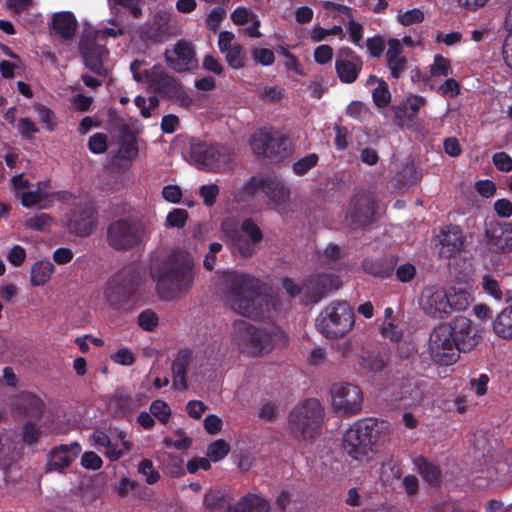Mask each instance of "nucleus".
<instances>
[{
	"instance_id": "nucleus-47",
	"label": "nucleus",
	"mask_w": 512,
	"mask_h": 512,
	"mask_svg": "<svg viewBox=\"0 0 512 512\" xmlns=\"http://www.w3.org/2000/svg\"><path fill=\"white\" fill-rule=\"evenodd\" d=\"M483 290L496 300L503 298V292L499 286L498 281L491 275H484L482 277Z\"/></svg>"
},
{
	"instance_id": "nucleus-48",
	"label": "nucleus",
	"mask_w": 512,
	"mask_h": 512,
	"mask_svg": "<svg viewBox=\"0 0 512 512\" xmlns=\"http://www.w3.org/2000/svg\"><path fill=\"white\" fill-rule=\"evenodd\" d=\"M20 437L22 442L32 445L39 441L41 432L35 424L29 422L23 425Z\"/></svg>"
},
{
	"instance_id": "nucleus-54",
	"label": "nucleus",
	"mask_w": 512,
	"mask_h": 512,
	"mask_svg": "<svg viewBox=\"0 0 512 512\" xmlns=\"http://www.w3.org/2000/svg\"><path fill=\"white\" fill-rule=\"evenodd\" d=\"M138 325L146 330L153 331L158 325V317L151 310H145L138 315Z\"/></svg>"
},
{
	"instance_id": "nucleus-38",
	"label": "nucleus",
	"mask_w": 512,
	"mask_h": 512,
	"mask_svg": "<svg viewBox=\"0 0 512 512\" xmlns=\"http://www.w3.org/2000/svg\"><path fill=\"white\" fill-rule=\"evenodd\" d=\"M230 451V445L223 439H218L209 444L207 448V457L212 462H218L224 459Z\"/></svg>"
},
{
	"instance_id": "nucleus-26",
	"label": "nucleus",
	"mask_w": 512,
	"mask_h": 512,
	"mask_svg": "<svg viewBox=\"0 0 512 512\" xmlns=\"http://www.w3.org/2000/svg\"><path fill=\"white\" fill-rule=\"evenodd\" d=\"M268 510V502L257 494H247L227 508V512H268Z\"/></svg>"
},
{
	"instance_id": "nucleus-61",
	"label": "nucleus",
	"mask_w": 512,
	"mask_h": 512,
	"mask_svg": "<svg viewBox=\"0 0 512 512\" xmlns=\"http://www.w3.org/2000/svg\"><path fill=\"white\" fill-rule=\"evenodd\" d=\"M313 57H314V61L317 64H320V65L327 64L333 58V49L329 45H326V44L319 45L314 50Z\"/></svg>"
},
{
	"instance_id": "nucleus-2",
	"label": "nucleus",
	"mask_w": 512,
	"mask_h": 512,
	"mask_svg": "<svg viewBox=\"0 0 512 512\" xmlns=\"http://www.w3.org/2000/svg\"><path fill=\"white\" fill-rule=\"evenodd\" d=\"M474 301L473 293L462 287L425 286L418 299L420 310L430 319L444 320L453 312L465 311Z\"/></svg>"
},
{
	"instance_id": "nucleus-34",
	"label": "nucleus",
	"mask_w": 512,
	"mask_h": 512,
	"mask_svg": "<svg viewBox=\"0 0 512 512\" xmlns=\"http://www.w3.org/2000/svg\"><path fill=\"white\" fill-rule=\"evenodd\" d=\"M173 380L172 387L176 390H186V361L184 358H177L172 364Z\"/></svg>"
},
{
	"instance_id": "nucleus-37",
	"label": "nucleus",
	"mask_w": 512,
	"mask_h": 512,
	"mask_svg": "<svg viewBox=\"0 0 512 512\" xmlns=\"http://www.w3.org/2000/svg\"><path fill=\"white\" fill-rule=\"evenodd\" d=\"M429 72L432 77H448L452 74L450 60L443 57L442 55H435Z\"/></svg>"
},
{
	"instance_id": "nucleus-59",
	"label": "nucleus",
	"mask_w": 512,
	"mask_h": 512,
	"mask_svg": "<svg viewBox=\"0 0 512 512\" xmlns=\"http://www.w3.org/2000/svg\"><path fill=\"white\" fill-rule=\"evenodd\" d=\"M81 465L85 469L99 470L103 465V461L97 453L93 451H87L83 453L81 457Z\"/></svg>"
},
{
	"instance_id": "nucleus-6",
	"label": "nucleus",
	"mask_w": 512,
	"mask_h": 512,
	"mask_svg": "<svg viewBox=\"0 0 512 512\" xmlns=\"http://www.w3.org/2000/svg\"><path fill=\"white\" fill-rule=\"evenodd\" d=\"M150 237V228L132 216L112 221L106 232L108 245L119 251H127L145 243Z\"/></svg>"
},
{
	"instance_id": "nucleus-18",
	"label": "nucleus",
	"mask_w": 512,
	"mask_h": 512,
	"mask_svg": "<svg viewBox=\"0 0 512 512\" xmlns=\"http://www.w3.org/2000/svg\"><path fill=\"white\" fill-rule=\"evenodd\" d=\"M363 67V61L350 48H342L338 51L335 60V70L339 80L345 84L354 83Z\"/></svg>"
},
{
	"instance_id": "nucleus-27",
	"label": "nucleus",
	"mask_w": 512,
	"mask_h": 512,
	"mask_svg": "<svg viewBox=\"0 0 512 512\" xmlns=\"http://www.w3.org/2000/svg\"><path fill=\"white\" fill-rule=\"evenodd\" d=\"M13 404L26 415L39 419L44 410L43 401L36 395L23 392L15 397Z\"/></svg>"
},
{
	"instance_id": "nucleus-56",
	"label": "nucleus",
	"mask_w": 512,
	"mask_h": 512,
	"mask_svg": "<svg viewBox=\"0 0 512 512\" xmlns=\"http://www.w3.org/2000/svg\"><path fill=\"white\" fill-rule=\"evenodd\" d=\"M235 35L230 31H222L218 36V48L220 52L224 55L228 51L232 50L234 46L240 45L235 41Z\"/></svg>"
},
{
	"instance_id": "nucleus-20",
	"label": "nucleus",
	"mask_w": 512,
	"mask_h": 512,
	"mask_svg": "<svg viewBox=\"0 0 512 512\" xmlns=\"http://www.w3.org/2000/svg\"><path fill=\"white\" fill-rule=\"evenodd\" d=\"M487 244L495 252L512 251V223H495L487 231Z\"/></svg>"
},
{
	"instance_id": "nucleus-52",
	"label": "nucleus",
	"mask_w": 512,
	"mask_h": 512,
	"mask_svg": "<svg viewBox=\"0 0 512 512\" xmlns=\"http://www.w3.org/2000/svg\"><path fill=\"white\" fill-rule=\"evenodd\" d=\"M225 17V9L221 7H215L207 15L205 19V25L209 30L216 31L219 28L220 23L225 19Z\"/></svg>"
},
{
	"instance_id": "nucleus-33",
	"label": "nucleus",
	"mask_w": 512,
	"mask_h": 512,
	"mask_svg": "<svg viewBox=\"0 0 512 512\" xmlns=\"http://www.w3.org/2000/svg\"><path fill=\"white\" fill-rule=\"evenodd\" d=\"M416 471L429 484H436L440 479V470L433 463L423 457H417L414 460Z\"/></svg>"
},
{
	"instance_id": "nucleus-43",
	"label": "nucleus",
	"mask_w": 512,
	"mask_h": 512,
	"mask_svg": "<svg viewBox=\"0 0 512 512\" xmlns=\"http://www.w3.org/2000/svg\"><path fill=\"white\" fill-rule=\"evenodd\" d=\"M227 64L233 69H241L245 66L246 57L242 51V46H234L232 50L224 54Z\"/></svg>"
},
{
	"instance_id": "nucleus-57",
	"label": "nucleus",
	"mask_w": 512,
	"mask_h": 512,
	"mask_svg": "<svg viewBox=\"0 0 512 512\" xmlns=\"http://www.w3.org/2000/svg\"><path fill=\"white\" fill-rule=\"evenodd\" d=\"M89 149L92 153L101 154L107 150V137L103 133H96L89 138Z\"/></svg>"
},
{
	"instance_id": "nucleus-46",
	"label": "nucleus",
	"mask_w": 512,
	"mask_h": 512,
	"mask_svg": "<svg viewBox=\"0 0 512 512\" xmlns=\"http://www.w3.org/2000/svg\"><path fill=\"white\" fill-rule=\"evenodd\" d=\"M251 57L256 64L262 66H270L275 60L274 52L268 48H254L251 51Z\"/></svg>"
},
{
	"instance_id": "nucleus-23",
	"label": "nucleus",
	"mask_w": 512,
	"mask_h": 512,
	"mask_svg": "<svg viewBox=\"0 0 512 512\" xmlns=\"http://www.w3.org/2000/svg\"><path fill=\"white\" fill-rule=\"evenodd\" d=\"M340 285L341 282L334 275L322 274L309 278L305 288L313 294L315 301H318L325 293L338 289Z\"/></svg>"
},
{
	"instance_id": "nucleus-12",
	"label": "nucleus",
	"mask_w": 512,
	"mask_h": 512,
	"mask_svg": "<svg viewBox=\"0 0 512 512\" xmlns=\"http://www.w3.org/2000/svg\"><path fill=\"white\" fill-rule=\"evenodd\" d=\"M248 185L255 189L259 188L268 198L269 207L278 212L286 210L290 203V188L277 176H267L258 180L253 178Z\"/></svg>"
},
{
	"instance_id": "nucleus-51",
	"label": "nucleus",
	"mask_w": 512,
	"mask_h": 512,
	"mask_svg": "<svg viewBox=\"0 0 512 512\" xmlns=\"http://www.w3.org/2000/svg\"><path fill=\"white\" fill-rule=\"evenodd\" d=\"M235 25H245L257 17V15L246 7H237L230 15Z\"/></svg>"
},
{
	"instance_id": "nucleus-16",
	"label": "nucleus",
	"mask_w": 512,
	"mask_h": 512,
	"mask_svg": "<svg viewBox=\"0 0 512 512\" xmlns=\"http://www.w3.org/2000/svg\"><path fill=\"white\" fill-rule=\"evenodd\" d=\"M165 61L168 67L176 72H186L197 67L195 51L190 43L179 40L166 49Z\"/></svg>"
},
{
	"instance_id": "nucleus-62",
	"label": "nucleus",
	"mask_w": 512,
	"mask_h": 512,
	"mask_svg": "<svg viewBox=\"0 0 512 512\" xmlns=\"http://www.w3.org/2000/svg\"><path fill=\"white\" fill-rule=\"evenodd\" d=\"M495 167L502 172L512 171V158L505 152H498L492 156Z\"/></svg>"
},
{
	"instance_id": "nucleus-53",
	"label": "nucleus",
	"mask_w": 512,
	"mask_h": 512,
	"mask_svg": "<svg viewBox=\"0 0 512 512\" xmlns=\"http://www.w3.org/2000/svg\"><path fill=\"white\" fill-rule=\"evenodd\" d=\"M199 194L203 199L205 205L212 206L215 204L216 199L219 195V186L214 183L202 185L199 188Z\"/></svg>"
},
{
	"instance_id": "nucleus-49",
	"label": "nucleus",
	"mask_w": 512,
	"mask_h": 512,
	"mask_svg": "<svg viewBox=\"0 0 512 512\" xmlns=\"http://www.w3.org/2000/svg\"><path fill=\"white\" fill-rule=\"evenodd\" d=\"M110 359L115 364L122 366H131L136 361L134 353L126 347L120 348L115 353L111 354Z\"/></svg>"
},
{
	"instance_id": "nucleus-13",
	"label": "nucleus",
	"mask_w": 512,
	"mask_h": 512,
	"mask_svg": "<svg viewBox=\"0 0 512 512\" xmlns=\"http://www.w3.org/2000/svg\"><path fill=\"white\" fill-rule=\"evenodd\" d=\"M234 331L238 346L251 355H261L272 348L269 336L245 321L236 322Z\"/></svg>"
},
{
	"instance_id": "nucleus-15",
	"label": "nucleus",
	"mask_w": 512,
	"mask_h": 512,
	"mask_svg": "<svg viewBox=\"0 0 512 512\" xmlns=\"http://www.w3.org/2000/svg\"><path fill=\"white\" fill-rule=\"evenodd\" d=\"M90 440L95 447L105 448L104 455L110 461L119 460L125 452L132 449L130 441L122 431L117 432L115 437L111 439L104 431L95 430L90 435Z\"/></svg>"
},
{
	"instance_id": "nucleus-31",
	"label": "nucleus",
	"mask_w": 512,
	"mask_h": 512,
	"mask_svg": "<svg viewBox=\"0 0 512 512\" xmlns=\"http://www.w3.org/2000/svg\"><path fill=\"white\" fill-rule=\"evenodd\" d=\"M80 49L85 65L98 74L102 73V61L106 56L105 49L102 47H91L87 43H82Z\"/></svg>"
},
{
	"instance_id": "nucleus-29",
	"label": "nucleus",
	"mask_w": 512,
	"mask_h": 512,
	"mask_svg": "<svg viewBox=\"0 0 512 512\" xmlns=\"http://www.w3.org/2000/svg\"><path fill=\"white\" fill-rule=\"evenodd\" d=\"M97 222V213L94 208L87 207L83 210L81 215H75L74 219L70 222V228L75 233L86 236L89 235L94 229Z\"/></svg>"
},
{
	"instance_id": "nucleus-19",
	"label": "nucleus",
	"mask_w": 512,
	"mask_h": 512,
	"mask_svg": "<svg viewBox=\"0 0 512 512\" xmlns=\"http://www.w3.org/2000/svg\"><path fill=\"white\" fill-rule=\"evenodd\" d=\"M81 450V446L78 442H73L68 445H60L59 447L52 449L47 458V471H63L72 464L80 454Z\"/></svg>"
},
{
	"instance_id": "nucleus-63",
	"label": "nucleus",
	"mask_w": 512,
	"mask_h": 512,
	"mask_svg": "<svg viewBox=\"0 0 512 512\" xmlns=\"http://www.w3.org/2000/svg\"><path fill=\"white\" fill-rule=\"evenodd\" d=\"M346 113L354 119L363 120L368 114V108L362 102L353 101L348 105Z\"/></svg>"
},
{
	"instance_id": "nucleus-30",
	"label": "nucleus",
	"mask_w": 512,
	"mask_h": 512,
	"mask_svg": "<svg viewBox=\"0 0 512 512\" xmlns=\"http://www.w3.org/2000/svg\"><path fill=\"white\" fill-rule=\"evenodd\" d=\"M55 267L49 260H39L30 269V283L33 287L47 284L54 274Z\"/></svg>"
},
{
	"instance_id": "nucleus-24",
	"label": "nucleus",
	"mask_w": 512,
	"mask_h": 512,
	"mask_svg": "<svg viewBox=\"0 0 512 512\" xmlns=\"http://www.w3.org/2000/svg\"><path fill=\"white\" fill-rule=\"evenodd\" d=\"M49 182H40L37 189L30 191H21V203L24 207L38 206L41 209H46L51 206Z\"/></svg>"
},
{
	"instance_id": "nucleus-60",
	"label": "nucleus",
	"mask_w": 512,
	"mask_h": 512,
	"mask_svg": "<svg viewBox=\"0 0 512 512\" xmlns=\"http://www.w3.org/2000/svg\"><path fill=\"white\" fill-rule=\"evenodd\" d=\"M366 46L372 57L379 58L385 49V41L381 36H373L367 39Z\"/></svg>"
},
{
	"instance_id": "nucleus-21",
	"label": "nucleus",
	"mask_w": 512,
	"mask_h": 512,
	"mask_svg": "<svg viewBox=\"0 0 512 512\" xmlns=\"http://www.w3.org/2000/svg\"><path fill=\"white\" fill-rule=\"evenodd\" d=\"M386 65L393 78L399 79L407 69V59L403 56L402 43L399 39L390 38L387 41Z\"/></svg>"
},
{
	"instance_id": "nucleus-5",
	"label": "nucleus",
	"mask_w": 512,
	"mask_h": 512,
	"mask_svg": "<svg viewBox=\"0 0 512 512\" xmlns=\"http://www.w3.org/2000/svg\"><path fill=\"white\" fill-rule=\"evenodd\" d=\"M324 419V409L316 399H307L296 405L288 417V429L298 441L310 442L319 433Z\"/></svg>"
},
{
	"instance_id": "nucleus-28",
	"label": "nucleus",
	"mask_w": 512,
	"mask_h": 512,
	"mask_svg": "<svg viewBox=\"0 0 512 512\" xmlns=\"http://www.w3.org/2000/svg\"><path fill=\"white\" fill-rule=\"evenodd\" d=\"M77 22L69 12L55 13L52 18V30L61 39H70L76 31Z\"/></svg>"
},
{
	"instance_id": "nucleus-41",
	"label": "nucleus",
	"mask_w": 512,
	"mask_h": 512,
	"mask_svg": "<svg viewBox=\"0 0 512 512\" xmlns=\"http://www.w3.org/2000/svg\"><path fill=\"white\" fill-rule=\"evenodd\" d=\"M53 220L46 213H40L34 216H31L25 220L24 226L27 229L36 230V231H45L50 228Z\"/></svg>"
},
{
	"instance_id": "nucleus-42",
	"label": "nucleus",
	"mask_w": 512,
	"mask_h": 512,
	"mask_svg": "<svg viewBox=\"0 0 512 512\" xmlns=\"http://www.w3.org/2000/svg\"><path fill=\"white\" fill-rule=\"evenodd\" d=\"M319 157L315 153L308 154L293 164V171L297 175H304L318 163Z\"/></svg>"
},
{
	"instance_id": "nucleus-55",
	"label": "nucleus",
	"mask_w": 512,
	"mask_h": 512,
	"mask_svg": "<svg viewBox=\"0 0 512 512\" xmlns=\"http://www.w3.org/2000/svg\"><path fill=\"white\" fill-rule=\"evenodd\" d=\"M35 110L44 127L47 130L52 131L55 127L53 112L48 107L40 104L35 106Z\"/></svg>"
},
{
	"instance_id": "nucleus-17",
	"label": "nucleus",
	"mask_w": 512,
	"mask_h": 512,
	"mask_svg": "<svg viewBox=\"0 0 512 512\" xmlns=\"http://www.w3.org/2000/svg\"><path fill=\"white\" fill-rule=\"evenodd\" d=\"M465 240L462 229L456 225L446 226L435 236L438 253L445 258L459 255L464 248Z\"/></svg>"
},
{
	"instance_id": "nucleus-35",
	"label": "nucleus",
	"mask_w": 512,
	"mask_h": 512,
	"mask_svg": "<svg viewBox=\"0 0 512 512\" xmlns=\"http://www.w3.org/2000/svg\"><path fill=\"white\" fill-rule=\"evenodd\" d=\"M149 85L155 91H164L169 87L173 79L168 76L161 68L154 67L153 70L148 74Z\"/></svg>"
},
{
	"instance_id": "nucleus-10",
	"label": "nucleus",
	"mask_w": 512,
	"mask_h": 512,
	"mask_svg": "<svg viewBox=\"0 0 512 512\" xmlns=\"http://www.w3.org/2000/svg\"><path fill=\"white\" fill-rule=\"evenodd\" d=\"M222 229L243 257L252 256L263 239L261 229L251 219H244L236 227L232 219H226L222 223Z\"/></svg>"
},
{
	"instance_id": "nucleus-14",
	"label": "nucleus",
	"mask_w": 512,
	"mask_h": 512,
	"mask_svg": "<svg viewBox=\"0 0 512 512\" xmlns=\"http://www.w3.org/2000/svg\"><path fill=\"white\" fill-rule=\"evenodd\" d=\"M447 323L451 327L452 336L460 353L473 351L481 342V330L473 324L471 319L457 316Z\"/></svg>"
},
{
	"instance_id": "nucleus-11",
	"label": "nucleus",
	"mask_w": 512,
	"mask_h": 512,
	"mask_svg": "<svg viewBox=\"0 0 512 512\" xmlns=\"http://www.w3.org/2000/svg\"><path fill=\"white\" fill-rule=\"evenodd\" d=\"M363 403L364 393L358 385L339 382L330 388V406L333 412L341 417H351L361 413Z\"/></svg>"
},
{
	"instance_id": "nucleus-64",
	"label": "nucleus",
	"mask_w": 512,
	"mask_h": 512,
	"mask_svg": "<svg viewBox=\"0 0 512 512\" xmlns=\"http://www.w3.org/2000/svg\"><path fill=\"white\" fill-rule=\"evenodd\" d=\"M26 258V251L20 245H14L7 253V260L13 266H20Z\"/></svg>"
},
{
	"instance_id": "nucleus-58",
	"label": "nucleus",
	"mask_w": 512,
	"mask_h": 512,
	"mask_svg": "<svg viewBox=\"0 0 512 512\" xmlns=\"http://www.w3.org/2000/svg\"><path fill=\"white\" fill-rule=\"evenodd\" d=\"M188 219V213L184 209H174L171 211L167 217L166 222L170 227L181 228L186 224Z\"/></svg>"
},
{
	"instance_id": "nucleus-22",
	"label": "nucleus",
	"mask_w": 512,
	"mask_h": 512,
	"mask_svg": "<svg viewBox=\"0 0 512 512\" xmlns=\"http://www.w3.org/2000/svg\"><path fill=\"white\" fill-rule=\"evenodd\" d=\"M279 140L274 138L270 131L260 129L254 132L250 139V146L254 154L262 157L275 155Z\"/></svg>"
},
{
	"instance_id": "nucleus-44",
	"label": "nucleus",
	"mask_w": 512,
	"mask_h": 512,
	"mask_svg": "<svg viewBox=\"0 0 512 512\" xmlns=\"http://www.w3.org/2000/svg\"><path fill=\"white\" fill-rule=\"evenodd\" d=\"M397 19L403 26H410L423 22L425 15L421 9L413 8L398 14Z\"/></svg>"
},
{
	"instance_id": "nucleus-1",
	"label": "nucleus",
	"mask_w": 512,
	"mask_h": 512,
	"mask_svg": "<svg viewBox=\"0 0 512 512\" xmlns=\"http://www.w3.org/2000/svg\"><path fill=\"white\" fill-rule=\"evenodd\" d=\"M193 258L189 253L178 252L151 268L161 298L170 300L189 290L194 282Z\"/></svg>"
},
{
	"instance_id": "nucleus-25",
	"label": "nucleus",
	"mask_w": 512,
	"mask_h": 512,
	"mask_svg": "<svg viewBox=\"0 0 512 512\" xmlns=\"http://www.w3.org/2000/svg\"><path fill=\"white\" fill-rule=\"evenodd\" d=\"M494 335L502 340H512V303L502 308L492 321Z\"/></svg>"
},
{
	"instance_id": "nucleus-36",
	"label": "nucleus",
	"mask_w": 512,
	"mask_h": 512,
	"mask_svg": "<svg viewBox=\"0 0 512 512\" xmlns=\"http://www.w3.org/2000/svg\"><path fill=\"white\" fill-rule=\"evenodd\" d=\"M137 472L148 485L156 484L160 480V473L154 468L150 459H142L137 465Z\"/></svg>"
},
{
	"instance_id": "nucleus-3",
	"label": "nucleus",
	"mask_w": 512,
	"mask_h": 512,
	"mask_svg": "<svg viewBox=\"0 0 512 512\" xmlns=\"http://www.w3.org/2000/svg\"><path fill=\"white\" fill-rule=\"evenodd\" d=\"M227 287L226 303L235 312L244 316H259L260 282L251 275L231 272L225 276Z\"/></svg>"
},
{
	"instance_id": "nucleus-50",
	"label": "nucleus",
	"mask_w": 512,
	"mask_h": 512,
	"mask_svg": "<svg viewBox=\"0 0 512 512\" xmlns=\"http://www.w3.org/2000/svg\"><path fill=\"white\" fill-rule=\"evenodd\" d=\"M176 439H173L171 437H165L163 439V443L167 447H174L179 450L187 449L192 444L191 438H189L182 430L176 431Z\"/></svg>"
},
{
	"instance_id": "nucleus-7",
	"label": "nucleus",
	"mask_w": 512,
	"mask_h": 512,
	"mask_svg": "<svg viewBox=\"0 0 512 512\" xmlns=\"http://www.w3.org/2000/svg\"><path fill=\"white\" fill-rule=\"evenodd\" d=\"M189 160L198 169H207L214 172H225L232 168L235 153L229 146L192 142L189 150Z\"/></svg>"
},
{
	"instance_id": "nucleus-45",
	"label": "nucleus",
	"mask_w": 512,
	"mask_h": 512,
	"mask_svg": "<svg viewBox=\"0 0 512 512\" xmlns=\"http://www.w3.org/2000/svg\"><path fill=\"white\" fill-rule=\"evenodd\" d=\"M150 413L161 423H167L171 416L169 405L162 400H155L150 406Z\"/></svg>"
},
{
	"instance_id": "nucleus-8",
	"label": "nucleus",
	"mask_w": 512,
	"mask_h": 512,
	"mask_svg": "<svg viewBox=\"0 0 512 512\" xmlns=\"http://www.w3.org/2000/svg\"><path fill=\"white\" fill-rule=\"evenodd\" d=\"M354 313L346 302L332 303L325 308L317 320V326L327 338H340L354 326Z\"/></svg>"
},
{
	"instance_id": "nucleus-9",
	"label": "nucleus",
	"mask_w": 512,
	"mask_h": 512,
	"mask_svg": "<svg viewBox=\"0 0 512 512\" xmlns=\"http://www.w3.org/2000/svg\"><path fill=\"white\" fill-rule=\"evenodd\" d=\"M428 352L431 359L439 365L448 366L458 361L460 352L448 323L442 322L432 329L428 340Z\"/></svg>"
},
{
	"instance_id": "nucleus-32",
	"label": "nucleus",
	"mask_w": 512,
	"mask_h": 512,
	"mask_svg": "<svg viewBox=\"0 0 512 512\" xmlns=\"http://www.w3.org/2000/svg\"><path fill=\"white\" fill-rule=\"evenodd\" d=\"M171 14L167 11H159L154 15L151 36L158 41H163L171 34Z\"/></svg>"
},
{
	"instance_id": "nucleus-39",
	"label": "nucleus",
	"mask_w": 512,
	"mask_h": 512,
	"mask_svg": "<svg viewBox=\"0 0 512 512\" xmlns=\"http://www.w3.org/2000/svg\"><path fill=\"white\" fill-rule=\"evenodd\" d=\"M391 93L386 81H380V85L374 87L372 91V99L375 106L379 109L385 108L391 102Z\"/></svg>"
},
{
	"instance_id": "nucleus-4",
	"label": "nucleus",
	"mask_w": 512,
	"mask_h": 512,
	"mask_svg": "<svg viewBox=\"0 0 512 512\" xmlns=\"http://www.w3.org/2000/svg\"><path fill=\"white\" fill-rule=\"evenodd\" d=\"M377 424L373 420H358L344 433L342 448L353 460L369 463L376 456Z\"/></svg>"
},
{
	"instance_id": "nucleus-40",
	"label": "nucleus",
	"mask_w": 512,
	"mask_h": 512,
	"mask_svg": "<svg viewBox=\"0 0 512 512\" xmlns=\"http://www.w3.org/2000/svg\"><path fill=\"white\" fill-rule=\"evenodd\" d=\"M139 400L133 399L132 396L123 391H117L113 396L112 403L120 408L122 412H130L139 407Z\"/></svg>"
}]
</instances>
